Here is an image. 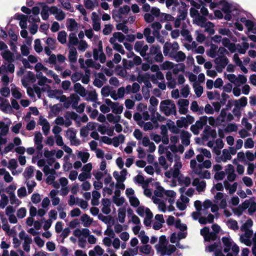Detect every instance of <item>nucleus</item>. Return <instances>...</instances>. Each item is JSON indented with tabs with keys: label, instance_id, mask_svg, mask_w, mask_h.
I'll return each instance as SVG.
<instances>
[{
	"label": "nucleus",
	"instance_id": "nucleus-62",
	"mask_svg": "<svg viewBox=\"0 0 256 256\" xmlns=\"http://www.w3.org/2000/svg\"><path fill=\"white\" fill-rule=\"evenodd\" d=\"M59 106H61L60 104H54L50 107V111L55 115H56L58 112L62 110V108L60 107Z\"/></svg>",
	"mask_w": 256,
	"mask_h": 256
},
{
	"label": "nucleus",
	"instance_id": "nucleus-2",
	"mask_svg": "<svg viewBox=\"0 0 256 256\" xmlns=\"http://www.w3.org/2000/svg\"><path fill=\"white\" fill-rule=\"evenodd\" d=\"M226 110L222 108L220 112V114L217 117V120L218 122H219L222 124L223 128H238L236 125L235 124H228L226 126Z\"/></svg>",
	"mask_w": 256,
	"mask_h": 256
},
{
	"label": "nucleus",
	"instance_id": "nucleus-48",
	"mask_svg": "<svg viewBox=\"0 0 256 256\" xmlns=\"http://www.w3.org/2000/svg\"><path fill=\"white\" fill-rule=\"evenodd\" d=\"M129 200L132 206L135 208L138 206L140 201L136 197L133 196H129Z\"/></svg>",
	"mask_w": 256,
	"mask_h": 256
},
{
	"label": "nucleus",
	"instance_id": "nucleus-32",
	"mask_svg": "<svg viewBox=\"0 0 256 256\" xmlns=\"http://www.w3.org/2000/svg\"><path fill=\"white\" fill-rule=\"evenodd\" d=\"M176 61L177 62H183L186 59V56L182 51L178 52L174 56Z\"/></svg>",
	"mask_w": 256,
	"mask_h": 256
},
{
	"label": "nucleus",
	"instance_id": "nucleus-10",
	"mask_svg": "<svg viewBox=\"0 0 256 256\" xmlns=\"http://www.w3.org/2000/svg\"><path fill=\"white\" fill-rule=\"evenodd\" d=\"M2 58L9 63L12 62L14 61V54L8 50H6L1 53Z\"/></svg>",
	"mask_w": 256,
	"mask_h": 256
},
{
	"label": "nucleus",
	"instance_id": "nucleus-44",
	"mask_svg": "<svg viewBox=\"0 0 256 256\" xmlns=\"http://www.w3.org/2000/svg\"><path fill=\"white\" fill-rule=\"evenodd\" d=\"M240 20L242 22H245L246 26L249 30H252L254 28V24L252 20H246L245 18H242Z\"/></svg>",
	"mask_w": 256,
	"mask_h": 256
},
{
	"label": "nucleus",
	"instance_id": "nucleus-6",
	"mask_svg": "<svg viewBox=\"0 0 256 256\" xmlns=\"http://www.w3.org/2000/svg\"><path fill=\"white\" fill-rule=\"evenodd\" d=\"M176 124L178 127L174 125V122L171 120H169V122L167 124L168 128H182L183 127L186 128L188 126L186 120L184 117H182L180 120H178Z\"/></svg>",
	"mask_w": 256,
	"mask_h": 256
},
{
	"label": "nucleus",
	"instance_id": "nucleus-30",
	"mask_svg": "<svg viewBox=\"0 0 256 256\" xmlns=\"http://www.w3.org/2000/svg\"><path fill=\"white\" fill-rule=\"evenodd\" d=\"M116 104L112 106V112L116 114H120L122 113L124 107L122 106H120L118 102H115Z\"/></svg>",
	"mask_w": 256,
	"mask_h": 256
},
{
	"label": "nucleus",
	"instance_id": "nucleus-3",
	"mask_svg": "<svg viewBox=\"0 0 256 256\" xmlns=\"http://www.w3.org/2000/svg\"><path fill=\"white\" fill-rule=\"evenodd\" d=\"M214 62L218 65L216 69L218 72H220L222 69L228 64V59L225 56H220L215 58Z\"/></svg>",
	"mask_w": 256,
	"mask_h": 256
},
{
	"label": "nucleus",
	"instance_id": "nucleus-43",
	"mask_svg": "<svg viewBox=\"0 0 256 256\" xmlns=\"http://www.w3.org/2000/svg\"><path fill=\"white\" fill-rule=\"evenodd\" d=\"M227 222L230 228L234 230H238V222L236 220L230 219L228 220Z\"/></svg>",
	"mask_w": 256,
	"mask_h": 256
},
{
	"label": "nucleus",
	"instance_id": "nucleus-29",
	"mask_svg": "<svg viewBox=\"0 0 256 256\" xmlns=\"http://www.w3.org/2000/svg\"><path fill=\"white\" fill-rule=\"evenodd\" d=\"M160 47L159 45H152L150 49V52L147 54L148 56H154L160 52Z\"/></svg>",
	"mask_w": 256,
	"mask_h": 256
},
{
	"label": "nucleus",
	"instance_id": "nucleus-63",
	"mask_svg": "<svg viewBox=\"0 0 256 256\" xmlns=\"http://www.w3.org/2000/svg\"><path fill=\"white\" fill-rule=\"evenodd\" d=\"M151 246L148 244H146L142 246L140 250L141 252L144 253L146 254H148L150 252L151 250Z\"/></svg>",
	"mask_w": 256,
	"mask_h": 256
},
{
	"label": "nucleus",
	"instance_id": "nucleus-12",
	"mask_svg": "<svg viewBox=\"0 0 256 256\" xmlns=\"http://www.w3.org/2000/svg\"><path fill=\"white\" fill-rule=\"evenodd\" d=\"M222 240L224 246V252L225 253L229 252L232 247L230 240L228 238L224 236L222 238Z\"/></svg>",
	"mask_w": 256,
	"mask_h": 256
},
{
	"label": "nucleus",
	"instance_id": "nucleus-61",
	"mask_svg": "<svg viewBox=\"0 0 256 256\" xmlns=\"http://www.w3.org/2000/svg\"><path fill=\"white\" fill-rule=\"evenodd\" d=\"M38 124L40 126H42V128H50V124L47 120L46 118H42V116H40V118Z\"/></svg>",
	"mask_w": 256,
	"mask_h": 256
},
{
	"label": "nucleus",
	"instance_id": "nucleus-56",
	"mask_svg": "<svg viewBox=\"0 0 256 256\" xmlns=\"http://www.w3.org/2000/svg\"><path fill=\"white\" fill-rule=\"evenodd\" d=\"M172 48V44H171V43L168 42H166L164 44V48H164L163 52H164V56H167L169 54L170 51Z\"/></svg>",
	"mask_w": 256,
	"mask_h": 256
},
{
	"label": "nucleus",
	"instance_id": "nucleus-25",
	"mask_svg": "<svg viewBox=\"0 0 256 256\" xmlns=\"http://www.w3.org/2000/svg\"><path fill=\"white\" fill-rule=\"evenodd\" d=\"M66 33L64 30L60 31L58 35V40L62 44H64L66 42Z\"/></svg>",
	"mask_w": 256,
	"mask_h": 256
},
{
	"label": "nucleus",
	"instance_id": "nucleus-53",
	"mask_svg": "<svg viewBox=\"0 0 256 256\" xmlns=\"http://www.w3.org/2000/svg\"><path fill=\"white\" fill-rule=\"evenodd\" d=\"M34 48L36 52L40 53L42 50V47L41 46L40 40V39H36L34 41Z\"/></svg>",
	"mask_w": 256,
	"mask_h": 256
},
{
	"label": "nucleus",
	"instance_id": "nucleus-45",
	"mask_svg": "<svg viewBox=\"0 0 256 256\" xmlns=\"http://www.w3.org/2000/svg\"><path fill=\"white\" fill-rule=\"evenodd\" d=\"M83 76L82 72H75L71 76L72 81L73 82H76L81 79Z\"/></svg>",
	"mask_w": 256,
	"mask_h": 256
},
{
	"label": "nucleus",
	"instance_id": "nucleus-50",
	"mask_svg": "<svg viewBox=\"0 0 256 256\" xmlns=\"http://www.w3.org/2000/svg\"><path fill=\"white\" fill-rule=\"evenodd\" d=\"M246 78L242 74H238L236 78V84H244L246 82Z\"/></svg>",
	"mask_w": 256,
	"mask_h": 256
},
{
	"label": "nucleus",
	"instance_id": "nucleus-5",
	"mask_svg": "<svg viewBox=\"0 0 256 256\" xmlns=\"http://www.w3.org/2000/svg\"><path fill=\"white\" fill-rule=\"evenodd\" d=\"M76 130L74 129H67L66 136L70 140L72 144L78 146L80 144V141L76 138Z\"/></svg>",
	"mask_w": 256,
	"mask_h": 256
},
{
	"label": "nucleus",
	"instance_id": "nucleus-40",
	"mask_svg": "<svg viewBox=\"0 0 256 256\" xmlns=\"http://www.w3.org/2000/svg\"><path fill=\"white\" fill-rule=\"evenodd\" d=\"M174 67V64L170 61H165L161 66L162 70H170Z\"/></svg>",
	"mask_w": 256,
	"mask_h": 256
},
{
	"label": "nucleus",
	"instance_id": "nucleus-16",
	"mask_svg": "<svg viewBox=\"0 0 256 256\" xmlns=\"http://www.w3.org/2000/svg\"><path fill=\"white\" fill-rule=\"evenodd\" d=\"M218 46L212 44L210 45V49L207 52V54L212 58H214L217 54Z\"/></svg>",
	"mask_w": 256,
	"mask_h": 256
},
{
	"label": "nucleus",
	"instance_id": "nucleus-58",
	"mask_svg": "<svg viewBox=\"0 0 256 256\" xmlns=\"http://www.w3.org/2000/svg\"><path fill=\"white\" fill-rule=\"evenodd\" d=\"M160 164L164 168V170L168 168L169 165L166 163V159L164 156H160L158 158Z\"/></svg>",
	"mask_w": 256,
	"mask_h": 256
},
{
	"label": "nucleus",
	"instance_id": "nucleus-34",
	"mask_svg": "<svg viewBox=\"0 0 256 256\" xmlns=\"http://www.w3.org/2000/svg\"><path fill=\"white\" fill-rule=\"evenodd\" d=\"M49 8L48 6L45 5L43 6L41 12V16L42 20H46L48 19L49 14L48 13Z\"/></svg>",
	"mask_w": 256,
	"mask_h": 256
},
{
	"label": "nucleus",
	"instance_id": "nucleus-64",
	"mask_svg": "<svg viewBox=\"0 0 256 256\" xmlns=\"http://www.w3.org/2000/svg\"><path fill=\"white\" fill-rule=\"evenodd\" d=\"M26 208H21L17 211L16 215L19 218H22L26 216Z\"/></svg>",
	"mask_w": 256,
	"mask_h": 256
},
{
	"label": "nucleus",
	"instance_id": "nucleus-18",
	"mask_svg": "<svg viewBox=\"0 0 256 256\" xmlns=\"http://www.w3.org/2000/svg\"><path fill=\"white\" fill-rule=\"evenodd\" d=\"M81 220L84 222V226L85 227H88L92 222V219L87 214H84L81 216Z\"/></svg>",
	"mask_w": 256,
	"mask_h": 256
},
{
	"label": "nucleus",
	"instance_id": "nucleus-54",
	"mask_svg": "<svg viewBox=\"0 0 256 256\" xmlns=\"http://www.w3.org/2000/svg\"><path fill=\"white\" fill-rule=\"evenodd\" d=\"M10 202L12 204H19V200L16 198L14 192H11L9 194Z\"/></svg>",
	"mask_w": 256,
	"mask_h": 256
},
{
	"label": "nucleus",
	"instance_id": "nucleus-4",
	"mask_svg": "<svg viewBox=\"0 0 256 256\" xmlns=\"http://www.w3.org/2000/svg\"><path fill=\"white\" fill-rule=\"evenodd\" d=\"M156 247L157 250L160 252L162 256H170L176 250V248L174 245H169L168 248L166 246H158L156 244Z\"/></svg>",
	"mask_w": 256,
	"mask_h": 256
},
{
	"label": "nucleus",
	"instance_id": "nucleus-13",
	"mask_svg": "<svg viewBox=\"0 0 256 256\" xmlns=\"http://www.w3.org/2000/svg\"><path fill=\"white\" fill-rule=\"evenodd\" d=\"M74 91L78 94L81 96H84L86 95V90L84 87H83L80 83H76L74 84Z\"/></svg>",
	"mask_w": 256,
	"mask_h": 256
},
{
	"label": "nucleus",
	"instance_id": "nucleus-8",
	"mask_svg": "<svg viewBox=\"0 0 256 256\" xmlns=\"http://www.w3.org/2000/svg\"><path fill=\"white\" fill-rule=\"evenodd\" d=\"M130 11V8L127 5L124 6L123 7H120L118 11L113 10L112 17L114 18L117 17L119 18H122V15L128 14Z\"/></svg>",
	"mask_w": 256,
	"mask_h": 256
},
{
	"label": "nucleus",
	"instance_id": "nucleus-55",
	"mask_svg": "<svg viewBox=\"0 0 256 256\" xmlns=\"http://www.w3.org/2000/svg\"><path fill=\"white\" fill-rule=\"evenodd\" d=\"M252 220L251 219L248 220L240 228L241 230H248L252 226Z\"/></svg>",
	"mask_w": 256,
	"mask_h": 256
},
{
	"label": "nucleus",
	"instance_id": "nucleus-52",
	"mask_svg": "<svg viewBox=\"0 0 256 256\" xmlns=\"http://www.w3.org/2000/svg\"><path fill=\"white\" fill-rule=\"evenodd\" d=\"M114 202L118 206H122L125 202V199L124 197L116 198V196L112 197Z\"/></svg>",
	"mask_w": 256,
	"mask_h": 256
},
{
	"label": "nucleus",
	"instance_id": "nucleus-59",
	"mask_svg": "<svg viewBox=\"0 0 256 256\" xmlns=\"http://www.w3.org/2000/svg\"><path fill=\"white\" fill-rule=\"evenodd\" d=\"M208 120L209 124L212 126H222V124L220 122H218L217 118L216 119H214V117L210 116L208 118Z\"/></svg>",
	"mask_w": 256,
	"mask_h": 256
},
{
	"label": "nucleus",
	"instance_id": "nucleus-46",
	"mask_svg": "<svg viewBox=\"0 0 256 256\" xmlns=\"http://www.w3.org/2000/svg\"><path fill=\"white\" fill-rule=\"evenodd\" d=\"M18 166L16 160L14 158L10 159L8 162V168L10 170H15Z\"/></svg>",
	"mask_w": 256,
	"mask_h": 256
},
{
	"label": "nucleus",
	"instance_id": "nucleus-1",
	"mask_svg": "<svg viewBox=\"0 0 256 256\" xmlns=\"http://www.w3.org/2000/svg\"><path fill=\"white\" fill-rule=\"evenodd\" d=\"M160 110L166 116H169L170 114L174 116L176 114V104L171 100H162L160 103Z\"/></svg>",
	"mask_w": 256,
	"mask_h": 256
},
{
	"label": "nucleus",
	"instance_id": "nucleus-28",
	"mask_svg": "<svg viewBox=\"0 0 256 256\" xmlns=\"http://www.w3.org/2000/svg\"><path fill=\"white\" fill-rule=\"evenodd\" d=\"M222 154L224 158H220V160H218L216 159V162H220V160H222L223 162H225L227 160H230L232 158V156L230 154L228 150L226 149H224L222 150Z\"/></svg>",
	"mask_w": 256,
	"mask_h": 256
},
{
	"label": "nucleus",
	"instance_id": "nucleus-17",
	"mask_svg": "<svg viewBox=\"0 0 256 256\" xmlns=\"http://www.w3.org/2000/svg\"><path fill=\"white\" fill-rule=\"evenodd\" d=\"M64 118L66 119L70 118L76 121H78L80 118V116L74 112H67L64 114Z\"/></svg>",
	"mask_w": 256,
	"mask_h": 256
},
{
	"label": "nucleus",
	"instance_id": "nucleus-27",
	"mask_svg": "<svg viewBox=\"0 0 256 256\" xmlns=\"http://www.w3.org/2000/svg\"><path fill=\"white\" fill-rule=\"evenodd\" d=\"M34 172V167L32 166L27 167L24 172V176L26 179H29L33 176Z\"/></svg>",
	"mask_w": 256,
	"mask_h": 256
},
{
	"label": "nucleus",
	"instance_id": "nucleus-7",
	"mask_svg": "<svg viewBox=\"0 0 256 256\" xmlns=\"http://www.w3.org/2000/svg\"><path fill=\"white\" fill-rule=\"evenodd\" d=\"M216 129H204L202 134V138L204 141H207L210 138H212L213 139L216 138Z\"/></svg>",
	"mask_w": 256,
	"mask_h": 256
},
{
	"label": "nucleus",
	"instance_id": "nucleus-19",
	"mask_svg": "<svg viewBox=\"0 0 256 256\" xmlns=\"http://www.w3.org/2000/svg\"><path fill=\"white\" fill-rule=\"evenodd\" d=\"M247 98L245 96H242L238 100H236L234 101L235 106L236 108L244 107L248 103Z\"/></svg>",
	"mask_w": 256,
	"mask_h": 256
},
{
	"label": "nucleus",
	"instance_id": "nucleus-37",
	"mask_svg": "<svg viewBox=\"0 0 256 256\" xmlns=\"http://www.w3.org/2000/svg\"><path fill=\"white\" fill-rule=\"evenodd\" d=\"M69 25L68 26V28L70 31H73L75 28L78 26V24L76 20L74 18H69Z\"/></svg>",
	"mask_w": 256,
	"mask_h": 256
},
{
	"label": "nucleus",
	"instance_id": "nucleus-38",
	"mask_svg": "<svg viewBox=\"0 0 256 256\" xmlns=\"http://www.w3.org/2000/svg\"><path fill=\"white\" fill-rule=\"evenodd\" d=\"M62 94V91L59 90H50L48 94V97L50 98L58 97Z\"/></svg>",
	"mask_w": 256,
	"mask_h": 256
},
{
	"label": "nucleus",
	"instance_id": "nucleus-14",
	"mask_svg": "<svg viewBox=\"0 0 256 256\" xmlns=\"http://www.w3.org/2000/svg\"><path fill=\"white\" fill-rule=\"evenodd\" d=\"M77 51L74 47L70 48L68 58L69 60L72 63H75L77 60Z\"/></svg>",
	"mask_w": 256,
	"mask_h": 256
},
{
	"label": "nucleus",
	"instance_id": "nucleus-31",
	"mask_svg": "<svg viewBox=\"0 0 256 256\" xmlns=\"http://www.w3.org/2000/svg\"><path fill=\"white\" fill-rule=\"evenodd\" d=\"M78 156L80 158L83 163H86L88 162L90 155L88 152H79Z\"/></svg>",
	"mask_w": 256,
	"mask_h": 256
},
{
	"label": "nucleus",
	"instance_id": "nucleus-51",
	"mask_svg": "<svg viewBox=\"0 0 256 256\" xmlns=\"http://www.w3.org/2000/svg\"><path fill=\"white\" fill-rule=\"evenodd\" d=\"M198 175L202 178L210 179V172L208 170L204 172L199 171L198 172Z\"/></svg>",
	"mask_w": 256,
	"mask_h": 256
},
{
	"label": "nucleus",
	"instance_id": "nucleus-11",
	"mask_svg": "<svg viewBox=\"0 0 256 256\" xmlns=\"http://www.w3.org/2000/svg\"><path fill=\"white\" fill-rule=\"evenodd\" d=\"M191 135L186 131L182 130L180 132V138L182 143L187 146L190 143V137Z\"/></svg>",
	"mask_w": 256,
	"mask_h": 256
},
{
	"label": "nucleus",
	"instance_id": "nucleus-20",
	"mask_svg": "<svg viewBox=\"0 0 256 256\" xmlns=\"http://www.w3.org/2000/svg\"><path fill=\"white\" fill-rule=\"evenodd\" d=\"M98 218L106 224H110V221L111 220H112V224H114L115 222L114 218L111 216H106L100 214L98 215Z\"/></svg>",
	"mask_w": 256,
	"mask_h": 256
},
{
	"label": "nucleus",
	"instance_id": "nucleus-9",
	"mask_svg": "<svg viewBox=\"0 0 256 256\" xmlns=\"http://www.w3.org/2000/svg\"><path fill=\"white\" fill-rule=\"evenodd\" d=\"M178 12L179 14L178 16L179 18H181V19L185 20L188 14V9L186 8V4L184 2H181V6L178 8Z\"/></svg>",
	"mask_w": 256,
	"mask_h": 256
},
{
	"label": "nucleus",
	"instance_id": "nucleus-41",
	"mask_svg": "<svg viewBox=\"0 0 256 256\" xmlns=\"http://www.w3.org/2000/svg\"><path fill=\"white\" fill-rule=\"evenodd\" d=\"M175 226L176 228L180 229L182 232H184L187 229L186 225V224H182L180 219H178L176 221Z\"/></svg>",
	"mask_w": 256,
	"mask_h": 256
},
{
	"label": "nucleus",
	"instance_id": "nucleus-49",
	"mask_svg": "<svg viewBox=\"0 0 256 256\" xmlns=\"http://www.w3.org/2000/svg\"><path fill=\"white\" fill-rule=\"evenodd\" d=\"M206 18L204 16L198 15V16L196 18V20L198 23V24L200 26L202 27L204 26V24L206 25Z\"/></svg>",
	"mask_w": 256,
	"mask_h": 256
},
{
	"label": "nucleus",
	"instance_id": "nucleus-24",
	"mask_svg": "<svg viewBox=\"0 0 256 256\" xmlns=\"http://www.w3.org/2000/svg\"><path fill=\"white\" fill-rule=\"evenodd\" d=\"M193 87L194 89V92L196 96L198 98L200 97L203 92L202 86L200 85L199 84H196V82H194L193 84Z\"/></svg>",
	"mask_w": 256,
	"mask_h": 256
},
{
	"label": "nucleus",
	"instance_id": "nucleus-35",
	"mask_svg": "<svg viewBox=\"0 0 256 256\" xmlns=\"http://www.w3.org/2000/svg\"><path fill=\"white\" fill-rule=\"evenodd\" d=\"M126 218V210L124 208H120L118 211V218L119 222L123 224Z\"/></svg>",
	"mask_w": 256,
	"mask_h": 256
},
{
	"label": "nucleus",
	"instance_id": "nucleus-15",
	"mask_svg": "<svg viewBox=\"0 0 256 256\" xmlns=\"http://www.w3.org/2000/svg\"><path fill=\"white\" fill-rule=\"evenodd\" d=\"M112 140V144L113 146L116 148L118 147L120 143L124 142V136L121 134L118 136H114Z\"/></svg>",
	"mask_w": 256,
	"mask_h": 256
},
{
	"label": "nucleus",
	"instance_id": "nucleus-42",
	"mask_svg": "<svg viewBox=\"0 0 256 256\" xmlns=\"http://www.w3.org/2000/svg\"><path fill=\"white\" fill-rule=\"evenodd\" d=\"M164 192L165 191L164 188L162 186L158 185L156 186L154 194L156 196L162 198L163 196V194H164Z\"/></svg>",
	"mask_w": 256,
	"mask_h": 256
},
{
	"label": "nucleus",
	"instance_id": "nucleus-47",
	"mask_svg": "<svg viewBox=\"0 0 256 256\" xmlns=\"http://www.w3.org/2000/svg\"><path fill=\"white\" fill-rule=\"evenodd\" d=\"M218 238V235L212 232H210L204 239L205 241L210 242L214 241Z\"/></svg>",
	"mask_w": 256,
	"mask_h": 256
},
{
	"label": "nucleus",
	"instance_id": "nucleus-21",
	"mask_svg": "<svg viewBox=\"0 0 256 256\" xmlns=\"http://www.w3.org/2000/svg\"><path fill=\"white\" fill-rule=\"evenodd\" d=\"M172 72L174 74H176L180 72H184L185 70V65L183 63H179L174 65V67L172 68Z\"/></svg>",
	"mask_w": 256,
	"mask_h": 256
},
{
	"label": "nucleus",
	"instance_id": "nucleus-36",
	"mask_svg": "<svg viewBox=\"0 0 256 256\" xmlns=\"http://www.w3.org/2000/svg\"><path fill=\"white\" fill-rule=\"evenodd\" d=\"M106 118L110 122L118 123L120 120V116H115L112 114H108L106 115Z\"/></svg>",
	"mask_w": 256,
	"mask_h": 256
},
{
	"label": "nucleus",
	"instance_id": "nucleus-39",
	"mask_svg": "<svg viewBox=\"0 0 256 256\" xmlns=\"http://www.w3.org/2000/svg\"><path fill=\"white\" fill-rule=\"evenodd\" d=\"M122 64L126 70H130L134 66V63L132 60H128L125 58L122 60Z\"/></svg>",
	"mask_w": 256,
	"mask_h": 256
},
{
	"label": "nucleus",
	"instance_id": "nucleus-33",
	"mask_svg": "<svg viewBox=\"0 0 256 256\" xmlns=\"http://www.w3.org/2000/svg\"><path fill=\"white\" fill-rule=\"evenodd\" d=\"M69 43L74 46H76L78 43V40L76 34L70 33L68 38Z\"/></svg>",
	"mask_w": 256,
	"mask_h": 256
},
{
	"label": "nucleus",
	"instance_id": "nucleus-57",
	"mask_svg": "<svg viewBox=\"0 0 256 256\" xmlns=\"http://www.w3.org/2000/svg\"><path fill=\"white\" fill-rule=\"evenodd\" d=\"M181 94L182 96L186 98L190 94V88L188 84L185 85L181 90Z\"/></svg>",
	"mask_w": 256,
	"mask_h": 256
},
{
	"label": "nucleus",
	"instance_id": "nucleus-60",
	"mask_svg": "<svg viewBox=\"0 0 256 256\" xmlns=\"http://www.w3.org/2000/svg\"><path fill=\"white\" fill-rule=\"evenodd\" d=\"M113 36L116 38L120 42H122L125 39V36L120 32H116L113 34Z\"/></svg>",
	"mask_w": 256,
	"mask_h": 256
},
{
	"label": "nucleus",
	"instance_id": "nucleus-23",
	"mask_svg": "<svg viewBox=\"0 0 256 256\" xmlns=\"http://www.w3.org/2000/svg\"><path fill=\"white\" fill-rule=\"evenodd\" d=\"M241 230L242 232H244V236H245L246 238V239L243 240V236H240V239L242 242H244L245 244L248 245L246 244V242H248V239L252 237L253 234V232L250 230Z\"/></svg>",
	"mask_w": 256,
	"mask_h": 256
},
{
	"label": "nucleus",
	"instance_id": "nucleus-26",
	"mask_svg": "<svg viewBox=\"0 0 256 256\" xmlns=\"http://www.w3.org/2000/svg\"><path fill=\"white\" fill-rule=\"evenodd\" d=\"M214 26L212 22H208L204 26L206 27L205 32H208L210 35L214 34L215 32L214 30Z\"/></svg>",
	"mask_w": 256,
	"mask_h": 256
},
{
	"label": "nucleus",
	"instance_id": "nucleus-22",
	"mask_svg": "<svg viewBox=\"0 0 256 256\" xmlns=\"http://www.w3.org/2000/svg\"><path fill=\"white\" fill-rule=\"evenodd\" d=\"M134 119L140 126L142 127L144 124V122L142 120V115L140 113H134Z\"/></svg>",
	"mask_w": 256,
	"mask_h": 256
}]
</instances>
